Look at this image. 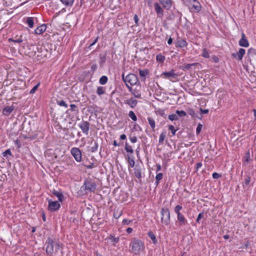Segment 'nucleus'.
<instances>
[{"label":"nucleus","mask_w":256,"mask_h":256,"mask_svg":"<svg viewBox=\"0 0 256 256\" xmlns=\"http://www.w3.org/2000/svg\"><path fill=\"white\" fill-rule=\"evenodd\" d=\"M53 194L56 196L58 199L59 201L62 202L64 198V196L62 194L58 191L54 190L53 192Z\"/></svg>","instance_id":"nucleus-24"},{"label":"nucleus","mask_w":256,"mask_h":256,"mask_svg":"<svg viewBox=\"0 0 256 256\" xmlns=\"http://www.w3.org/2000/svg\"><path fill=\"white\" fill-rule=\"evenodd\" d=\"M200 110L202 112V113L204 114H206L208 113V110L207 109L202 110V108H200Z\"/></svg>","instance_id":"nucleus-63"},{"label":"nucleus","mask_w":256,"mask_h":256,"mask_svg":"<svg viewBox=\"0 0 256 256\" xmlns=\"http://www.w3.org/2000/svg\"><path fill=\"white\" fill-rule=\"evenodd\" d=\"M165 58V56L161 54H159L156 56V60L160 62H163Z\"/></svg>","instance_id":"nucleus-31"},{"label":"nucleus","mask_w":256,"mask_h":256,"mask_svg":"<svg viewBox=\"0 0 256 256\" xmlns=\"http://www.w3.org/2000/svg\"><path fill=\"white\" fill-rule=\"evenodd\" d=\"M107 82H108V78H107V76H102L100 78V80H99V82L101 84H104L106 83Z\"/></svg>","instance_id":"nucleus-32"},{"label":"nucleus","mask_w":256,"mask_h":256,"mask_svg":"<svg viewBox=\"0 0 256 256\" xmlns=\"http://www.w3.org/2000/svg\"><path fill=\"white\" fill-rule=\"evenodd\" d=\"M148 123L150 126L152 128H155V122L154 120L152 118H148Z\"/></svg>","instance_id":"nucleus-36"},{"label":"nucleus","mask_w":256,"mask_h":256,"mask_svg":"<svg viewBox=\"0 0 256 256\" xmlns=\"http://www.w3.org/2000/svg\"><path fill=\"white\" fill-rule=\"evenodd\" d=\"M251 181V176L250 174H246L244 176L243 186L244 190H246V186H248L250 182Z\"/></svg>","instance_id":"nucleus-22"},{"label":"nucleus","mask_w":256,"mask_h":256,"mask_svg":"<svg viewBox=\"0 0 256 256\" xmlns=\"http://www.w3.org/2000/svg\"><path fill=\"white\" fill-rule=\"evenodd\" d=\"M182 210V206L180 205H177L174 208V212L177 214L178 220L179 222L180 226H182L186 224L187 223V220L180 212V210Z\"/></svg>","instance_id":"nucleus-5"},{"label":"nucleus","mask_w":256,"mask_h":256,"mask_svg":"<svg viewBox=\"0 0 256 256\" xmlns=\"http://www.w3.org/2000/svg\"><path fill=\"white\" fill-rule=\"evenodd\" d=\"M245 52L246 51L244 49L240 48L238 52L233 53L232 55L233 58L237 59L238 60H242Z\"/></svg>","instance_id":"nucleus-12"},{"label":"nucleus","mask_w":256,"mask_h":256,"mask_svg":"<svg viewBox=\"0 0 256 256\" xmlns=\"http://www.w3.org/2000/svg\"><path fill=\"white\" fill-rule=\"evenodd\" d=\"M60 204L58 201H52L48 200V209L49 210L53 212L57 210L60 208Z\"/></svg>","instance_id":"nucleus-10"},{"label":"nucleus","mask_w":256,"mask_h":256,"mask_svg":"<svg viewBox=\"0 0 256 256\" xmlns=\"http://www.w3.org/2000/svg\"><path fill=\"white\" fill-rule=\"evenodd\" d=\"M46 252L50 256L57 254L60 252H62V246L56 241H54L50 238H48L46 242Z\"/></svg>","instance_id":"nucleus-1"},{"label":"nucleus","mask_w":256,"mask_h":256,"mask_svg":"<svg viewBox=\"0 0 256 256\" xmlns=\"http://www.w3.org/2000/svg\"><path fill=\"white\" fill-rule=\"evenodd\" d=\"M168 128L170 130H171L172 133V134L173 135L176 134V130H175L174 127L173 126H172V125L170 126H168Z\"/></svg>","instance_id":"nucleus-49"},{"label":"nucleus","mask_w":256,"mask_h":256,"mask_svg":"<svg viewBox=\"0 0 256 256\" xmlns=\"http://www.w3.org/2000/svg\"><path fill=\"white\" fill-rule=\"evenodd\" d=\"M98 143L96 142H94V146L90 148V150L92 152H94L98 150Z\"/></svg>","instance_id":"nucleus-34"},{"label":"nucleus","mask_w":256,"mask_h":256,"mask_svg":"<svg viewBox=\"0 0 256 256\" xmlns=\"http://www.w3.org/2000/svg\"><path fill=\"white\" fill-rule=\"evenodd\" d=\"M176 114L180 117H182L186 116V112L184 110H177L176 112Z\"/></svg>","instance_id":"nucleus-41"},{"label":"nucleus","mask_w":256,"mask_h":256,"mask_svg":"<svg viewBox=\"0 0 256 256\" xmlns=\"http://www.w3.org/2000/svg\"><path fill=\"white\" fill-rule=\"evenodd\" d=\"M134 19L136 25V26H138V25L139 18H138V16L136 14H135L134 16Z\"/></svg>","instance_id":"nucleus-52"},{"label":"nucleus","mask_w":256,"mask_h":256,"mask_svg":"<svg viewBox=\"0 0 256 256\" xmlns=\"http://www.w3.org/2000/svg\"><path fill=\"white\" fill-rule=\"evenodd\" d=\"M122 212H120V213L118 214L116 212L114 211V217L115 218H118L120 216Z\"/></svg>","instance_id":"nucleus-53"},{"label":"nucleus","mask_w":256,"mask_h":256,"mask_svg":"<svg viewBox=\"0 0 256 256\" xmlns=\"http://www.w3.org/2000/svg\"><path fill=\"white\" fill-rule=\"evenodd\" d=\"M132 94H134V96L137 98H141V94L139 92L138 90H134L133 92H132Z\"/></svg>","instance_id":"nucleus-38"},{"label":"nucleus","mask_w":256,"mask_h":256,"mask_svg":"<svg viewBox=\"0 0 256 256\" xmlns=\"http://www.w3.org/2000/svg\"><path fill=\"white\" fill-rule=\"evenodd\" d=\"M204 216V212H200L198 215V216L196 218V222H199L200 220H201L202 218H203Z\"/></svg>","instance_id":"nucleus-51"},{"label":"nucleus","mask_w":256,"mask_h":256,"mask_svg":"<svg viewBox=\"0 0 256 256\" xmlns=\"http://www.w3.org/2000/svg\"><path fill=\"white\" fill-rule=\"evenodd\" d=\"M128 116L134 121H136L137 120L136 116L132 111H130L129 112Z\"/></svg>","instance_id":"nucleus-39"},{"label":"nucleus","mask_w":256,"mask_h":256,"mask_svg":"<svg viewBox=\"0 0 256 256\" xmlns=\"http://www.w3.org/2000/svg\"><path fill=\"white\" fill-rule=\"evenodd\" d=\"M239 45L243 47H248L249 46L248 42L244 33L242 34V38L239 41Z\"/></svg>","instance_id":"nucleus-14"},{"label":"nucleus","mask_w":256,"mask_h":256,"mask_svg":"<svg viewBox=\"0 0 256 256\" xmlns=\"http://www.w3.org/2000/svg\"><path fill=\"white\" fill-rule=\"evenodd\" d=\"M162 176H163V174L162 173H158L156 174V184H158L159 183V181L162 178Z\"/></svg>","instance_id":"nucleus-37"},{"label":"nucleus","mask_w":256,"mask_h":256,"mask_svg":"<svg viewBox=\"0 0 256 256\" xmlns=\"http://www.w3.org/2000/svg\"><path fill=\"white\" fill-rule=\"evenodd\" d=\"M162 74L164 76V78H169L170 80H171L172 78L176 79L178 78V74L174 73V70H173L170 72H164Z\"/></svg>","instance_id":"nucleus-13"},{"label":"nucleus","mask_w":256,"mask_h":256,"mask_svg":"<svg viewBox=\"0 0 256 256\" xmlns=\"http://www.w3.org/2000/svg\"><path fill=\"white\" fill-rule=\"evenodd\" d=\"M134 170V176H136L140 181L142 178V168L140 166L136 165Z\"/></svg>","instance_id":"nucleus-15"},{"label":"nucleus","mask_w":256,"mask_h":256,"mask_svg":"<svg viewBox=\"0 0 256 256\" xmlns=\"http://www.w3.org/2000/svg\"><path fill=\"white\" fill-rule=\"evenodd\" d=\"M106 62V58L104 56L100 58V64H104Z\"/></svg>","instance_id":"nucleus-62"},{"label":"nucleus","mask_w":256,"mask_h":256,"mask_svg":"<svg viewBox=\"0 0 256 256\" xmlns=\"http://www.w3.org/2000/svg\"><path fill=\"white\" fill-rule=\"evenodd\" d=\"M186 2H188L191 12H198L201 10V4L198 0H186Z\"/></svg>","instance_id":"nucleus-4"},{"label":"nucleus","mask_w":256,"mask_h":256,"mask_svg":"<svg viewBox=\"0 0 256 256\" xmlns=\"http://www.w3.org/2000/svg\"><path fill=\"white\" fill-rule=\"evenodd\" d=\"M97 68V66L96 64H93L91 66L92 70H93V72L95 71Z\"/></svg>","instance_id":"nucleus-60"},{"label":"nucleus","mask_w":256,"mask_h":256,"mask_svg":"<svg viewBox=\"0 0 256 256\" xmlns=\"http://www.w3.org/2000/svg\"><path fill=\"white\" fill-rule=\"evenodd\" d=\"M14 106L12 105L6 106L2 110V114L5 116H8L14 110Z\"/></svg>","instance_id":"nucleus-17"},{"label":"nucleus","mask_w":256,"mask_h":256,"mask_svg":"<svg viewBox=\"0 0 256 256\" xmlns=\"http://www.w3.org/2000/svg\"><path fill=\"white\" fill-rule=\"evenodd\" d=\"M129 164L131 167H134L135 164V162L133 159H129Z\"/></svg>","instance_id":"nucleus-56"},{"label":"nucleus","mask_w":256,"mask_h":256,"mask_svg":"<svg viewBox=\"0 0 256 256\" xmlns=\"http://www.w3.org/2000/svg\"><path fill=\"white\" fill-rule=\"evenodd\" d=\"M124 148L128 152H130V154H132L134 152V150L132 146H129L127 142Z\"/></svg>","instance_id":"nucleus-33"},{"label":"nucleus","mask_w":256,"mask_h":256,"mask_svg":"<svg viewBox=\"0 0 256 256\" xmlns=\"http://www.w3.org/2000/svg\"><path fill=\"white\" fill-rule=\"evenodd\" d=\"M44 48L42 46H36L34 45H31L30 46L28 54L30 56L40 58L43 56L42 51Z\"/></svg>","instance_id":"nucleus-3"},{"label":"nucleus","mask_w":256,"mask_h":256,"mask_svg":"<svg viewBox=\"0 0 256 256\" xmlns=\"http://www.w3.org/2000/svg\"><path fill=\"white\" fill-rule=\"evenodd\" d=\"M46 28V24H42L40 26H38L36 30H35V33L36 34H40L44 32Z\"/></svg>","instance_id":"nucleus-20"},{"label":"nucleus","mask_w":256,"mask_h":256,"mask_svg":"<svg viewBox=\"0 0 256 256\" xmlns=\"http://www.w3.org/2000/svg\"><path fill=\"white\" fill-rule=\"evenodd\" d=\"M248 53L250 56L256 55V49L250 48L248 50Z\"/></svg>","instance_id":"nucleus-35"},{"label":"nucleus","mask_w":256,"mask_h":256,"mask_svg":"<svg viewBox=\"0 0 256 256\" xmlns=\"http://www.w3.org/2000/svg\"><path fill=\"white\" fill-rule=\"evenodd\" d=\"M159 2L160 3V4L162 6L165 8L169 10L171 8V0H159Z\"/></svg>","instance_id":"nucleus-16"},{"label":"nucleus","mask_w":256,"mask_h":256,"mask_svg":"<svg viewBox=\"0 0 256 256\" xmlns=\"http://www.w3.org/2000/svg\"><path fill=\"white\" fill-rule=\"evenodd\" d=\"M70 153L77 162H80L81 161L82 153L81 151L78 148H72Z\"/></svg>","instance_id":"nucleus-9"},{"label":"nucleus","mask_w":256,"mask_h":256,"mask_svg":"<svg viewBox=\"0 0 256 256\" xmlns=\"http://www.w3.org/2000/svg\"><path fill=\"white\" fill-rule=\"evenodd\" d=\"M168 119L170 120H178V117L177 115L176 114H172L170 116H168Z\"/></svg>","instance_id":"nucleus-42"},{"label":"nucleus","mask_w":256,"mask_h":256,"mask_svg":"<svg viewBox=\"0 0 256 256\" xmlns=\"http://www.w3.org/2000/svg\"><path fill=\"white\" fill-rule=\"evenodd\" d=\"M12 40L14 42L20 43L23 42V40L22 38V36H18L14 38V39L12 40V38H10L9 41Z\"/></svg>","instance_id":"nucleus-27"},{"label":"nucleus","mask_w":256,"mask_h":256,"mask_svg":"<svg viewBox=\"0 0 256 256\" xmlns=\"http://www.w3.org/2000/svg\"><path fill=\"white\" fill-rule=\"evenodd\" d=\"M61 2L66 6H72L74 0H60Z\"/></svg>","instance_id":"nucleus-28"},{"label":"nucleus","mask_w":256,"mask_h":256,"mask_svg":"<svg viewBox=\"0 0 256 256\" xmlns=\"http://www.w3.org/2000/svg\"><path fill=\"white\" fill-rule=\"evenodd\" d=\"M148 235L154 243H156V238L153 232H149Z\"/></svg>","instance_id":"nucleus-40"},{"label":"nucleus","mask_w":256,"mask_h":256,"mask_svg":"<svg viewBox=\"0 0 256 256\" xmlns=\"http://www.w3.org/2000/svg\"><path fill=\"white\" fill-rule=\"evenodd\" d=\"M202 55L204 58H210V54H209L208 52L206 49L204 50Z\"/></svg>","instance_id":"nucleus-46"},{"label":"nucleus","mask_w":256,"mask_h":256,"mask_svg":"<svg viewBox=\"0 0 256 256\" xmlns=\"http://www.w3.org/2000/svg\"><path fill=\"white\" fill-rule=\"evenodd\" d=\"M90 123L87 121H83L80 124V127L82 132L86 134H88L90 130Z\"/></svg>","instance_id":"nucleus-11"},{"label":"nucleus","mask_w":256,"mask_h":256,"mask_svg":"<svg viewBox=\"0 0 256 256\" xmlns=\"http://www.w3.org/2000/svg\"><path fill=\"white\" fill-rule=\"evenodd\" d=\"M202 166V164L201 162H198L196 164V170H198V168H200Z\"/></svg>","instance_id":"nucleus-58"},{"label":"nucleus","mask_w":256,"mask_h":256,"mask_svg":"<svg viewBox=\"0 0 256 256\" xmlns=\"http://www.w3.org/2000/svg\"><path fill=\"white\" fill-rule=\"evenodd\" d=\"M82 187L88 192H94L96 188V184L93 180L88 179L84 181Z\"/></svg>","instance_id":"nucleus-7"},{"label":"nucleus","mask_w":256,"mask_h":256,"mask_svg":"<svg viewBox=\"0 0 256 256\" xmlns=\"http://www.w3.org/2000/svg\"><path fill=\"white\" fill-rule=\"evenodd\" d=\"M176 46L179 48H184L186 46L187 42H186L182 38H178L176 42Z\"/></svg>","instance_id":"nucleus-19"},{"label":"nucleus","mask_w":256,"mask_h":256,"mask_svg":"<svg viewBox=\"0 0 256 256\" xmlns=\"http://www.w3.org/2000/svg\"><path fill=\"white\" fill-rule=\"evenodd\" d=\"M221 174L217 172H214L212 174V178L214 179H218L221 177Z\"/></svg>","instance_id":"nucleus-50"},{"label":"nucleus","mask_w":256,"mask_h":256,"mask_svg":"<svg viewBox=\"0 0 256 256\" xmlns=\"http://www.w3.org/2000/svg\"><path fill=\"white\" fill-rule=\"evenodd\" d=\"M154 8L159 17H161L163 16L162 9L158 2L154 4Z\"/></svg>","instance_id":"nucleus-18"},{"label":"nucleus","mask_w":256,"mask_h":256,"mask_svg":"<svg viewBox=\"0 0 256 256\" xmlns=\"http://www.w3.org/2000/svg\"><path fill=\"white\" fill-rule=\"evenodd\" d=\"M106 92L105 88L102 86H99L97 88L96 90V94L99 95L101 96L102 94H104Z\"/></svg>","instance_id":"nucleus-25"},{"label":"nucleus","mask_w":256,"mask_h":256,"mask_svg":"<svg viewBox=\"0 0 256 256\" xmlns=\"http://www.w3.org/2000/svg\"><path fill=\"white\" fill-rule=\"evenodd\" d=\"M126 135L124 134H122L120 136V138L122 140L126 139Z\"/></svg>","instance_id":"nucleus-64"},{"label":"nucleus","mask_w":256,"mask_h":256,"mask_svg":"<svg viewBox=\"0 0 256 256\" xmlns=\"http://www.w3.org/2000/svg\"><path fill=\"white\" fill-rule=\"evenodd\" d=\"M202 124H199L196 128V132L197 134H198L200 133V132L202 130Z\"/></svg>","instance_id":"nucleus-47"},{"label":"nucleus","mask_w":256,"mask_h":256,"mask_svg":"<svg viewBox=\"0 0 256 256\" xmlns=\"http://www.w3.org/2000/svg\"><path fill=\"white\" fill-rule=\"evenodd\" d=\"M26 23L30 28H32L34 26V18L32 17H28L26 20Z\"/></svg>","instance_id":"nucleus-29"},{"label":"nucleus","mask_w":256,"mask_h":256,"mask_svg":"<svg viewBox=\"0 0 256 256\" xmlns=\"http://www.w3.org/2000/svg\"><path fill=\"white\" fill-rule=\"evenodd\" d=\"M94 163L90 164V165H88V166H86V167L88 168V169H91V168H92L94 167Z\"/></svg>","instance_id":"nucleus-61"},{"label":"nucleus","mask_w":256,"mask_h":256,"mask_svg":"<svg viewBox=\"0 0 256 256\" xmlns=\"http://www.w3.org/2000/svg\"><path fill=\"white\" fill-rule=\"evenodd\" d=\"M161 221L165 225H168L170 222V212L168 208H162L161 210Z\"/></svg>","instance_id":"nucleus-8"},{"label":"nucleus","mask_w":256,"mask_h":256,"mask_svg":"<svg viewBox=\"0 0 256 256\" xmlns=\"http://www.w3.org/2000/svg\"><path fill=\"white\" fill-rule=\"evenodd\" d=\"M198 64V63H194V64H185L184 66H182V69L183 70H190L192 66H196L197 64Z\"/></svg>","instance_id":"nucleus-26"},{"label":"nucleus","mask_w":256,"mask_h":256,"mask_svg":"<svg viewBox=\"0 0 256 256\" xmlns=\"http://www.w3.org/2000/svg\"><path fill=\"white\" fill-rule=\"evenodd\" d=\"M132 222L131 220H127V219H124L122 220V224H126L128 225L130 224V223Z\"/></svg>","instance_id":"nucleus-55"},{"label":"nucleus","mask_w":256,"mask_h":256,"mask_svg":"<svg viewBox=\"0 0 256 256\" xmlns=\"http://www.w3.org/2000/svg\"><path fill=\"white\" fill-rule=\"evenodd\" d=\"M132 250L134 254H138L144 249V244L140 240L138 239H134L130 244Z\"/></svg>","instance_id":"nucleus-2"},{"label":"nucleus","mask_w":256,"mask_h":256,"mask_svg":"<svg viewBox=\"0 0 256 256\" xmlns=\"http://www.w3.org/2000/svg\"><path fill=\"white\" fill-rule=\"evenodd\" d=\"M122 76V80L126 84L129 83L131 85L136 84L138 81L137 76L134 74H130L126 77L124 76V74H123Z\"/></svg>","instance_id":"nucleus-6"},{"label":"nucleus","mask_w":256,"mask_h":256,"mask_svg":"<svg viewBox=\"0 0 256 256\" xmlns=\"http://www.w3.org/2000/svg\"><path fill=\"white\" fill-rule=\"evenodd\" d=\"M40 85V83L37 84L36 86H35L30 91V94H34L36 91V90L38 89V86Z\"/></svg>","instance_id":"nucleus-45"},{"label":"nucleus","mask_w":256,"mask_h":256,"mask_svg":"<svg viewBox=\"0 0 256 256\" xmlns=\"http://www.w3.org/2000/svg\"><path fill=\"white\" fill-rule=\"evenodd\" d=\"M58 104L60 106H64L65 108H67L68 106V105L64 100L60 101V102H58Z\"/></svg>","instance_id":"nucleus-48"},{"label":"nucleus","mask_w":256,"mask_h":256,"mask_svg":"<svg viewBox=\"0 0 256 256\" xmlns=\"http://www.w3.org/2000/svg\"><path fill=\"white\" fill-rule=\"evenodd\" d=\"M8 155L9 156H11L12 155L10 150L9 149L6 150L4 152H3V156L4 157L8 158Z\"/></svg>","instance_id":"nucleus-44"},{"label":"nucleus","mask_w":256,"mask_h":256,"mask_svg":"<svg viewBox=\"0 0 256 256\" xmlns=\"http://www.w3.org/2000/svg\"><path fill=\"white\" fill-rule=\"evenodd\" d=\"M124 103L128 104L131 108H134L136 106L138 101L136 100L131 98L126 100Z\"/></svg>","instance_id":"nucleus-21"},{"label":"nucleus","mask_w":256,"mask_h":256,"mask_svg":"<svg viewBox=\"0 0 256 256\" xmlns=\"http://www.w3.org/2000/svg\"><path fill=\"white\" fill-rule=\"evenodd\" d=\"M108 239L110 240V242L112 244V245L115 246L116 244L118 242L119 238L116 237L114 238L112 236H110Z\"/></svg>","instance_id":"nucleus-23"},{"label":"nucleus","mask_w":256,"mask_h":256,"mask_svg":"<svg viewBox=\"0 0 256 256\" xmlns=\"http://www.w3.org/2000/svg\"><path fill=\"white\" fill-rule=\"evenodd\" d=\"M166 132H162L160 134V136L159 140H158V142L160 144L163 143L164 140L166 138Z\"/></svg>","instance_id":"nucleus-30"},{"label":"nucleus","mask_w":256,"mask_h":256,"mask_svg":"<svg viewBox=\"0 0 256 256\" xmlns=\"http://www.w3.org/2000/svg\"><path fill=\"white\" fill-rule=\"evenodd\" d=\"M98 37H97L96 38H95V40L92 42L89 46L88 48L90 50L92 46L96 44V42L98 40Z\"/></svg>","instance_id":"nucleus-54"},{"label":"nucleus","mask_w":256,"mask_h":256,"mask_svg":"<svg viewBox=\"0 0 256 256\" xmlns=\"http://www.w3.org/2000/svg\"><path fill=\"white\" fill-rule=\"evenodd\" d=\"M70 110H71L72 111H74L75 108L76 107V106L74 104H71L70 105Z\"/></svg>","instance_id":"nucleus-59"},{"label":"nucleus","mask_w":256,"mask_h":256,"mask_svg":"<svg viewBox=\"0 0 256 256\" xmlns=\"http://www.w3.org/2000/svg\"><path fill=\"white\" fill-rule=\"evenodd\" d=\"M130 140L132 142L135 143L137 141V138L136 136L130 137Z\"/></svg>","instance_id":"nucleus-57"},{"label":"nucleus","mask_w":256,"mask_h":256,"mask_svg":"<svg viewBox=\"0 0 256 256\" xmlns=\"http://www.w3.org/2000/svg\"><path fill=\"white\" fill-rule=\"evenodd\" d=\"M139 73L141 77L145 78L146 75L148 74V72L147 70H140Z\"/></svg>","instance_id":"nucleus-43"}]
</instances>
